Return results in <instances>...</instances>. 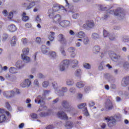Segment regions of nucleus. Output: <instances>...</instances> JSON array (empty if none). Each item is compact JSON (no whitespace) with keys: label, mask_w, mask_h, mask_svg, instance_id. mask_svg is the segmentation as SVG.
<instances>
[{"label":"nucleus","mask_w":129,"mask_h":129,"mask_svg":"<svg viewBox=\"0 0 129 129\" xmlns=\"http://www.w3.org/2000/svg\"><path fill=\"white\" fill-rule=\"evenodd\" d=\"M42 85L43 87H47L48 85H49V82L48 81H45L42 83Z\"/></svg>","instance_id":"50"},{"label":"nucleus","mask_w":129,"mask_h":129,"mask_svg":"<svg viewBox=\"0 0 129 129\" xmlns=\"http://www.w3.org/2000/svg\"><path fill=\"white\" fill-rule=\"evenodd\" d=\"M62 105L63 107H67L66 110L67 112H70V111H72V110H73V107H71V104L67 101H63L62 102Z\"/></svg>","instance_id":"5"},{"label":"nucleus","mask_w":129,"mask_h":129,"mask_svg":"<svg viewBox=\"0 0 129 129\" xmlns=\"http://www.w3.org/2000/svg\"><path fill=\"white\" fill-rule=\"evenodd\" d=\"M40 0H32L31 3H29L28 6L26 7V10H31L33 9L38 3H40Z\"/></svg>","instance_id":"9"},{"label":"nucleus","mask_w":129,"mask_h":129,"mask_svg":"<svg viewBox=\"0 0 129 129\" xmlns=\"http://www.w3.org/2000/svg\"><path fill=\"white\" fill-rule=\"evenodd\" d=\"M84 91L86 93H88L91 91V89H90V87H85L84 88Z\"/></svg>","instance_id":"45"},{"label":"nucleus","mask_w":129,"mask_h":129,"mask_svg":"<svg viewBox=\"0 0 129 129\" xmlns=\"http://www.w3.org/2000/svg\"><path fill=\"white\" fill-rule=\"evenodd\" d=\"M2 14H3V16H4V17H8V16L9 15V12H8V10H4L2 12Z\"/></svg>","instance_id":"46"},{"label":"nucleus","mask_w":129,"mask_h":129,"mask_svg":"<svg viewBox=\"0 0 129 129\" xmlns=\"http://www.w3.org/2000/svg\"><path fill=\"white\" fill-rule=\"evenodd\" d=\"M85 86V83L83 82H77L76 85V87L78 88L79 89H81V88H83Z\"/></svg>","instance_id":"18"},{"label":"nucleus","mask_w":129,"mask_h":129,"mask_svg":"<svg viewBox=\"0 0 129 129\" xmlns=\"http://www.w3.org/2000/svg\"><path fill=\"white\" fill-rule=\"evenodd\" d=\"M94 27V23L90 21L86 22V23L83 25V28H85V29H90L91 28H93Z\"/></svg>","instance_id":"12"},{"label":"nucleus","mask_w":129,"mask_h":129,"mask_svg":"<svg viewBox=\"0 0 129 129\" xmlns=\"http://www.w3.org/2000/svg\"><path fill=\"white\" fill-rule=\"evenodd\" d=\"M9 72L12 74H16L18 73V70L15 67H10L9 69Z\"/></svg>","instance_id":"26"},{"label":"nucleus","mask_w":129,"mask_h":129,"mask_svg":"<svg viewBox=\"0 0 129 129\" xmlns=\"http://www.w3.org/2000/svg\"><path fill=\"white\" fill-rule=\"evenodd\" d=\"M108 54V52H102L101 54V58H103L104 56H107Z\"/></svg>","instance_id":"55"},{"label":"nucleus","mask_w":129,"mask_h":129,"mask_svg":"<svg viewBox=\"0 0 129 129\" xmlns=\"http://www.w3.org/2000/svg\"><path fill=\"white\" fill-rule=\"evenodd\" d=\"M83 38V42L84 45H87L89 43V38L87 36H85Z\"/></svg>","instance_id":"31"},{"label":"nucleus","mask_w":129,"mask_h":129,"mask_svg":"<svg viewBox=\"0 0 129 129\" xmlns=\"http://www.w3.org/2000/svg\"><path fill=\"white\" fill-rule=\"evenodd\" d=\"M57 116L61 119H68V116H67V115L64 112H58L57 113Z\"/></svg>","instance_id":"14"},{"label":"nucleus","mask_w":129,"mask_h":129,"mask_svg":"<svg viewBox=\"0 0 129 129\" xmlns=\"http://www.w3.org/2000/svg\"><path fill=\"white\" fill-rule=\"evenodd\" d=\"M92 38H93L94 40H96V39H98V38H99V35L97 33H93L92 35Z\"/></svg>","instance_id":"40"},{"label":"nucleus","mask_w":129,"mask_h":129,"mask_svg":"<svg viewBox=\"0 0 129 129\" xmlns=\"http://www.w3.org/2000/svg\"><path fill=\"white\" fill-rule=\"evenodd\" d=\"M60 52L61 54L63 55V56H66V52L65 51V50L63 47H60Z\"/></svg>","instance_id":"41"},{"label":"nucleus","mask_w":129,"mask_h":129,"mask_svg":"<svg viewBox=\"0 0 129 129\" xmlns=\"http://www.w3.org/2000/svg\"><path fill=\"white\" fill-rule=\"evenodd\" d=\"M123 67L125 70L129 69V62L128 61H125L123 64Z\"/></svg>","instance_id":"33"},{"label":"nucleus","mask_w":129,"mask_h":129,"mask_svg":"<svg viewBox=\"0 0 129 129\" xmlns=\"http://www.w3.org/2000/svg\"><path fill=\"white\" fill-rule=\"evenodd\" d=\"M49 17L50 19H52L53 22L55 23H60V21H61V16L59 15H56L54 17V14L53 13H51V11H49Z\"/></svg>","instance_id":"4"},{"label":"nucleus","mask_w":129,"mask_h":129,"mask_svg":"<svg viewBox=\"0 0 129 129\" xmlns=\"http://www.w3.org/2000/svg\"><path fill=\"white\" fill-rule=\"evenodd\" d=\"M15 66L18 69H22L25 65L22 60H18L16 63Z\"/></svg>","instance_id":"15"},{"label":"nucleus","mask_w":129,"mask_h":129,"mask_svg":"<svg viewBox=\"0 0 129 129\" xmlns=\"http://www.w3.org/2000/svg\"><path fill=\"white\" fill-rule=\"evenodd\" d=\"M69 91L71 93L74 94L75 93V89L74 88H71Z\"/></svg>","instance_id":"57"},{"label":"nucleus","mask_w":129,"mask_h":129,"mask_svg":"<svg viewBox=\"0 0 129 129\" xmlns=\"http://www.w3.org/2000/svg\"><path fill=\"white\" fill-rule=\"evenodd\" d=\"M66 128L67 129H71L73 127V122H67L65 125Z\"/></svg>","instance_id":"27"},{"label":"nucleus","mask_w":129,"mask_h":129,"mask_svg":"<svg viewBox=\"0 0 129 129\" xmlns=\"http://www.w3.org/2000/svg\"><path fill=\"white\" fill-rule=\"evenodd\" d=\"M105 120H106L108 122V125L109 127H111V126H113L115 122H116V120H115V118L114 117H105Z\"/></svg>","instance_id":"6"},{"label":"nucleus","mask_w":129,"mask_h":129,"mask_svg":"<svg viewBox=\"0 0 129 129\" xmlns=\"http://www.w3.org/2000/svg\"><path fill=\"white\" fill-rule=\"evenodd\" d=\"M129 84V77H126L122 79L121 82V85L123 87H126Z\"/></svg>","instance_id":"10"},{"label":"nucleus","mask_w":129,"mask_h":129,"mask_svg":"<svg viewBox=\"0 0 129 129\" xmlns=\"http://www.w3.org/2000/svg\"><path fill=\"white\" fill-rule=\"evenodd\" d=\"M8 29L10 32H16V31H17V27H16L15 25H9L8 27Z\"/></svg>","instance_id":"24"},{"label":"nucleus","mask_w":129,"mask_h":129,"mask_svg":"<svg viewBox=\"0 0 129 129\" xmlns=\"http://www.w3.org/2000/svg\"><path fill=\"white\" fill-rule=\"evenodd\" d=\"M78 60L76 59L72 61V64L73 65V68H74L75 67H76L77 65H78Z\"/></svg>","instance_id":"35"},{"label":"nucleus","mask_w":129,"mask_h":129,"mask_svg":"<svg viewBox=\"0 0 129 129\" xmlns=\"http://www.w3.org/2000/svg\"><path fill=\"white\" fill-rule=\"evenodd\" d=\"M14 17V12H10L8 16V19L9 20H12Z\"/></svg>","instance_id":"37"},{"label":"nucleus","mask_w":129,"mask_h":129,"mask_svg":"<svg viewBox=\"0 0 129 129\" xmlns=\"http://www.w3.org/2000/svg\"><path fill=\"white\" fill-rule=\"evenodd\" d=\"M52 86L55 90L54 92L56 94L59 95L60 96H62L64 95L65 92H67V91H68V89L65 87L61 88V90H60V87L58 86V84H57V83L55 82L52 83Z\"/></svg>","instance_id":"1"},{"label":"nucleus","mask_w":129,"mask_h":129,"mask_svg":"<svg viewBox=\"0 0 129 129\" xmlns=\"http://www.w3.org/2000/svg\"><path fill=\"white\" fill-rule=\"evenodd\" d=\"M14 91H15V93H16V94H20L21 93V92L18 89H14Z\"/></svg>","instance_id":"63"},{"label":"nucleus","mask_w":129,"mask_h":129,"mask_svg":"<svg viewBox=\"0 0 129 129\" xmlns=\"http://www.w3.org/2000/svg\"><path fill=\"white\" fill-rule=\"evenodd\" d=\"M10 45L12 47H15L16 46V44L17 43V37L14 36H13L10 40Z\"/></svg>","instance_id":"16"},{"label":"nucleus","mask_w":129,"mask_h":129,"mask_svg":"<svg viewBox=\"0 0 129 129\" xmlns=\"http://www.w3.org/2000/svg\"><path fill=\"white\" fill-rule=\"evenodd\" d=\"M21 43H22L23 45H26L28 43V39L26 38H22Z\"/></svg>","instance_id":"43"},{"label":"nucleus","mask_w":129,"mask_h":129,"mask_svg":"<svg viewBox=\"0 0 129 129\" xmlns=\"http://www.w3.org/2000/svg\"><path fill=\"white\" fill-rule=\"evenodd\" d=\"M66 84L68 86H72L74 84V81L72 79H68L66 81Z\"/></svg>","instance_id":"29"},{"label":"nucleus","mask_w":129,"mask_h":129,"mask_svg":"<svg viewBox=\"0 0 129 129\" xmlns=\"http://www.w3.org/2000/svg\"><path fill=\"white\" fill-rule=\"evenodd\" d=\"M58 40L62 44H66V40L64 38V36L62 34H59L57 36Z\"/></svg>","instance_id":"17"},{"label":"nucleus","mask_w":129,"mask_h":129,"mask_svg":"<svg viewBox=\"0 0 129 129\" xmlns=\"http://www.w3.org/2000/svg\"><path fill=\"white\" fill-rule=\"evenodd\" d=\"M5 106L6 108L8 109V110H12V107H11V105H10V103L9 102H6Z\"/></svg>","instance_id":"42"},{"label":"nucleus","mask_w":129,"mask_h":129,"mask_svg":"<svg viewBox=\"0 0 129 129\" xmlns=\"http://www.w3.org/2000/svg\"><path fill=\"white\" fill-rule=\"evenodd\" d=\"M101 128H105L106 127V124L105 123H102L100 125Z\"/></svg>","instance_id":"59"},{"label":"nucleus","mask_w":129,"mask_h":129,"mask_svg":"<svg viewBox=\"0 0 129 129\" xmlns=\"http://www.w3.org/2000/svg\"><path fill=\"white\" fill-rule=\"evenodd\" d=\"M48 39L51 42H53L55 39V33L50 32L48 35Z\"/></svg>","instance_id":"23"},{"label":"nucleus","mask_w":129,"mask_h":129,"mask_svg":"<svg viewBox=\"0 0 129 129\" xmlns=\"http://www.w3.org/2000/svg\"><path fill=\"white\" fill-rule=\"evenodd\" d=\"M29 53H30V49L28 47H25L22 49L21 55H29Z\"/></svg>","instance_id":"25"},{"label":"nucleus","mask_w":129,"mask_h":129,"mask_svg":"<svg viewBox=\"0 0 129 129\" xmlns=\"http://www.w3.org/2000/svg\"><path fill=\"white\" fill-rule=\"evenodd\" d=\"M103 36L104 37H108L109 33L106 30H103Z\"/></svg>","instance_id":"51"},{"label":"nucleus","mask_w":129,"mask_h":129,"mask_svg":"<svg viewBox=\"0 0 129 129\" xmlns=\"http://www.w3.org/2000/svg\"><path fill=\"white\" fill-rule=\"evenodd\" d=\"M31 80L27 79L24 81L22 82L21 84V87H29L31 85Z\"/></svg>","instance_id":"11"},{"label":"nucleus","mask_w":129,"mask_h":129,"mask_svg":"<svg viewBox=\"0 0 129 129\" xmlns=\"http://www.w3.org/2000/svg\"><path fill=\"white\" fill-rule=\"evenodd\" d=\"M103 62H102L100 63L98 67L99 70H102L103 69Z\"/></svg>","instance_id":"54"},{"label":"nucleus","mask_w":129,"mask_h":129,"mask_svg":"<svg viewBox=\"0 0 129 129\" xmlns=\"http://www.w3.org/2000/svg\"><path fill=\"white\" fill-rule=\"evenodd\" d=\"M43 102V98L41 97V96H38L37 99L35 100V103H42Z\"/></svg>","instance_id":"32"},{"label":"nucleus","mask_w":129,"mask_h":129,"mask_svg":"<svg viewBox=\"0 0 129 129\" xmlns=\"http://www.w3.org/2000/svg\"><path fill=\"white\" fill-rule=\"evenodd\" d=\"M69 52L71 53L72 57L74 58L76 56V53H75V48L74 47H70L68 49Z\"/></svg>","instance_id":"19"},{"label":"nucleus","mask_w":129,"mask_h":129,"mask_svg":"<svg viewBox=\"0 0 129 129\" xmlns=\"http://www.w3.org/2000/svg\"><path fill=\"white\" fill-rule=\"evenodd\" d=\"M94 102L93 101H90L89 102V106H90V107H91L92 106H93L94 105Z\"/></svg>","instance_id":"61"},{"label":"nucleus","mask_w":129,"mask_h":129,"mask_svg":"<svg viewBox=\"0 0 129 129\" xmlns=\"http://www.w3.org/2000/svg\"><path fill=\"white\" fill-rule=\"evenodd\" d=\"M59 25L61 26V27L65 28L66 27H69V26H71V23L68 21H62L59 22Z\"/></svg>","instance_id":"13"},{"label":"nucleus","mask_w":129,"mask_h":129,"mask_svg":"<svg viewBox=\"0 0 129 129\" xmlns=\"http://www.w3.org/2000/svg\"><path fill=\"white\" fill-rule=\"evenodd\" d=\"M81 70L80 69L77 70L76 72V76H79V75H81Z\"/></svg>","instance_id":"48"},{"label":"nucleus","mask_w":129,"mask_h":129,"mask_svg":"<svg viewBox=\"0 0 129 129\" xmlns=\"http://www.w3.org/2000/svg\"><path fill=\"white\" fill-rule=\"evenodd\" d=\"M65 8H64V7L60 5H56L55 6H53L52 10H49V11H51V14H53L54 13H56V12H58V11H62L63 10H64Z\"/></svg>","instance_id":"8"},{"label":"nucleus","mask_w":129,"mask_h":129,"mask_svg":"<svg viewBox=\"0 0 129 129\" xmlns=\"http://www.w3.org/2000/svg\"><path fill=\"white\" fill-rule=\"evenodd\" d=\"M22 21L24 22H27V21H29V16H27L26 13L24 12L22 15Z\"/></svg>","instance_id":"30"},{"label":"nucleus","mask_w":129,"mask_h":129,"mask_svg":"<svg viewBox=\"0 0 129 129\" xmlns=\"http://www.w3.org/2000/svg\"><path fill=\"white\" fill-rule=\"evenodd\" d=\"M10 95H11V97H14L15 95H16V92H15V90H12L10 91Z\"/></svg>","instance_id":"52"},{"label":"nucleus","mask_w":129,"mask_h":129,"mask_svg":"<svg viewBox=\"0 0 129 129\" xmlns=\"http://www.w3.org/2000/svg\"><path fill=\"white\" fill-rule=\"evenodd\" d=\"M104 78L105 79H107V80H108V79H109L110 78V76H109L108 74H105L104 76Z\"/></svg>","instance_id":"58"},{"label":"nucleus","mask_w":129,"mask_h":129,"mask_svg":"<svg viewBox=\"0 0 129 129\" xmlns=\"http://www.w3.org/2000/svg\"><path fill=\"white\" fill-rule=\"evenodd\" d=\"M113 106H112V103L110 100H107L105 103V107L107 109H111Z\"/></svg>","instance_id":"20"},{"label":"nucleus","mask_w":129,"mask_h":129,"mask_svg":"<svg viewBox=\"0 0 129 129\" xmlns=\"http://www.w3.org/2000/svg\"><path fill=\"white\" fill-rule=\"evenodd\" d=\"M85 106H86V103H83L80 104L78 105V107L80 109H81L82 108L85 107Z\"/></svg>","instance_id":"38"},{"label":"nucleus","mask_w":129,"mask_h":129,"mask_svg":"<svg viewBox=\"0 0 129 129\" xmlns=\"http://www.w3.org/2000/svg\"><path fill=\"white\" fill-rule=\"evenodd\" d=\"M25 28H27L28 29L30 28H32V24L31 23H26L25 25Z\"/></svg>","instance_id":"56"},{"label":"nucleus","mask_w":129,"mask_h":129,"mask_svg":"<svg viewBox=\"0 0 129 129\" xmlns=\"http://www.w3.org/2000/svg\"><path fill=\"white\" fill-rule=\"evenodd\" d=\"M0 123H4L8 120L7 116H10V112L4 108H1L0 109Z\"/></svg>","instance_id":"2"},{"label":"nucleus","mask_w":129,"mask_h":129,"mask_svg":"<svg viewBox=\"0 0 129 129\" xmlns=\"http://www.w3.org/2000/svg\"><path fill=\"white\" fill-rule=\"evenodd\" d=\"M83 96V95L82 94L79 93L78 94V98L79 99H81V98H82Z\"/></svg>","instance_id":"64"},{"label":"nucleus","mask_w":129,"mask_h":129,"mask_svg":"<svg viewBox=\"0 0 129 129\" xmlns=\"http://www.w3.org/2000/svg\"><path fill=\"white\" fill-rule=\"evenodd\" d=\"M70 65V61L68 59H65L61 61L59 66V70L60 71H65Z\"/></svg>","instance_id":"3"},{"label":"nucleus","mask_w":129,"mask_h":129,"mask_svg":"<svg viewBox=\"0 0 129 129\" xmlns=\"http://www.w3.org/2000/svg\"><path fill=\"white\" fill-rule=\"evenodd\" d=\"M49 55L51 58H55L57 57V54L54 51H51L49 53Z\"/></svg>","instance_id":"39"},{"label":"nucleus","mask_w":129,"mask_h":129,"mask_svg":"<svg viewBox=\"0 0 129 129\" xmlns=\"http://www.w3.org/2000/svg\"><path fill=\"white\" fill-rule=\"evenodd\" d=\"M84 68H85V69L89 70L91 69V65L88 63H84L83 64Z\"/></svg>","instance_id":"34"},{"label":"nucleus","mask_w":129,"mask_h":129,"mask_svg":"<svg viewBox=\"0 0 129 129\" xmlns=\"http://www.w3.org/2000/svg\"><path fill=\"white\" fill-rule=\"evenodd\" d=\"M34 85H35V86H39L40 85V84L39 83V81H38V80H35L34 81Z\"/></svg>","instance_id":"53"},{"label":"nucleus","mask_w":129,"mask_h":129,"mask_svg":"<svg viewBox=\"0 0 129 129\" xmlns=\"http://www.w3.org/2000/svg\"><path fill=\"white\" fill-rule=\"evenodd\" d=\"M36 42L37 43H38V44H40V43H41V38L37 37L36 40Z\"/></svg>","instance_id":"62"},{"label":"nucleus","mask_w":129,"mask_h":129,"mask_svg":"<svg viewBox=\"0 0 129 129\" xmlns=\"http://www.w3.org/2000/svg\"><path fill=\"white\" fill-rule=\"evenodd\" d=\"M21 58L23 61H25V62H30V61H31V58L27 55H24V54H21Z\"/></svg>","instance_id":"22"},{"label":"nucleus","mask_w":129,"mask_h":129,"mask_svg":"<svg viewBox=\"0 0 129 129\" xmlns=\"http://www.w3.org/2000/svg\"><path fill=\"white\" fill-rule=\"evenodd\" d=\"M85 36V33L83 31H79L78 33L76 34V37L77 38H80V39H83L84 37Z\"/></svg>","instance_id":"21"},{"label":"nucleus","mask_w":129,"mask_h":129,"mask_svg":"<svg viewBox=\"0 0 129 129\" xmlns=\"http://www.w3.org/2000/svg\"><path fill=\"white\" fill-rule=\"evenodd\" d=\"M93 51L94 54H98L100 51V47L99 46H94Z\"/></svg>","instance_id":"28"},{"label":"nucleus","mask_w":129,"mask_h":129,"mask_svg":"<svg viewBox=\"0 0 129 129\" xmlns=\"http://www.w3.org/2000/svg\"><path fill=\"white\" fill-rule=\"evenodd\" d=\"M110 14L122 18H123L125 16L124 12H123V11H121V10H116L115 11H111L110 12Z\"/></svg>","instance_id":"7"},{"label":"nucleus","mask_w":129,"mask_h":129,"mask_svg":"<svg viewBox=\"0 0 129 129\" xmlns=\"http://www.w3.org/2000/svg\"><path fill=\"white\" fill-rule=\"evenodd\" d=\"M78 17H79V14H78L77 13H75L73 15V19H77V18H78Z\"/></svg>","instance_id":"60"},{"label":"nucleus","mask_w":129,"mask_h":129,"mask_svg":"<svg viewBox=\"0 0 129 129\" xmlns=\"http://www.w3.org/2000/svg\"><path fill=\"white\" fill-rule=\"evenodd\" d=\"M31 116L32 118H33V119L38 118V115H37V114H36V113L31 114Z\"/></svg>","instance_id":"49"},{"label":"nucleus","mask_w":129,"mask_h":129,"mask_svg":"<svg viewBox=\"0 0 129 129\" xmlns=\"http://www.w3.org/2000/svg\"><path fill=\"white\" fill-rule=\"evenodd\" d=\"M84 114L86 115V116H89V113H88V111H87V108H85L84 110Z\"/></svg>","instance_id":"47"},{"label":"nucleus","mask_w":129,"mask_h":129,"mask_svg":"<svg viewBox=\"0 0 129 129\" xmlns=\"http://www.w3.org/2000/svg\"><path fill=\"white\" fill-rule=\"evenodd\" d=\"M8 70V67L5 66L0 68V73H3L4 71H7Z\"/></svg>","instance_id":"44"},{"label":"nucleus","mask_w":129,"mask_h":129,"mask_svg":"<svg viewBox=\"0 0 129 129\" xmlns=\"http://www.w3.org/2000/svg\"><path fill=\"white\" fill-rule=\"evenodd\" d=\"M41 52L43 53V54H47V51L46 48V46H42L41 47Z\"/></svg>","instance_id":"36"}]
</instances>
